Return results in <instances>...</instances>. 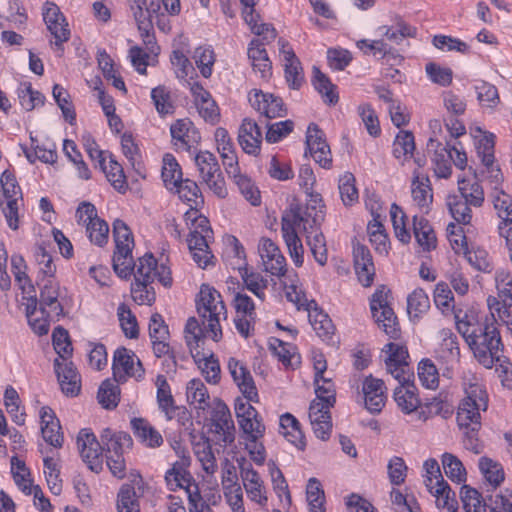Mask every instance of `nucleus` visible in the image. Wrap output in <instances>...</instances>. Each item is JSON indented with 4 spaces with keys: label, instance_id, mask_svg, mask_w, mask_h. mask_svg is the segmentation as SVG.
<instances>
[{
    "label": "nucleus",
    "instance_id": "nucleus-1",
    "mask_svg": "<svg viewBox=\"0 0 512 512\" xmlns=\"http://www.w3.org/2000/svg\"><path fill=\"white\" fill-rule=\"evenodd\" d=\"M457 330L473 351L477 361L485 368H492L496 363L507 371L510 363L502 355L503 344L494 314L472 323L460 320L456 315Z\"/></svg>",
    "mask_w": 512,
    "mask_h": 512
},
{
    "label": "nucleus",
    "instance_id": "nucleus-2",
    "mask_svg": "<svg viewBox=\"0 0 512 512\" xmlns=\"http://www.w3.org/2000/svg\"><path fill=\"white\" fill-rule=\"evenodd\" d=\"M324 208L319 194L311 195L305 206L291 204L282 215L281 228H286L287 224L291 230L302 229L306 235L320 231L325 218Z\"/></svg>",
    "mask_w": 512,
    "mask_h": 512
},
{
    "label": "nucleus",
    "instance_id": "nucleus-3",
    "mask_svg": "<svg viewBox=\"0 0 512 512\" xmlns=\"http://www.w3.org/2000/svg\"><path fill=\"white\" fill-rule=\"evenodd\" d=\"M196 309L211 338L218 342L222 338L221 318L226 319V307L220 293L208 284L200 288Z\"/></svg>",
    "mask_w": 512,
    "mask_h": 512
},
{
    "label": "nucleus",
    "instance_id": "nucleus-4",
    "mask_svg": "<svg viewBox=\"0 0 512 512\" xmlns=\"http://www.w3.org/2000/svg\"><path fill=\"white\" fill-rule=\"evenodd\" d=\"M189 460L183 458L182 461H176L165 474V481L170 490L183 488L188 496L189 512H213L211 507L202 501L198 485L193 480L188 471Z\"/></svg>",
    "mask_w": 512,
    "mask_h": 512
},
{
    "label": "nucleus",
    "instance_id": "nucleus-5",
    "mask_svg": "<svg viewBox=\"0 0 512 512\" xmlns=\"http://www.w3.org/2000/svg\"><path fill=\"white\" fill-rule=\"evenodd\" d=\"M101 442L106 456V463L111 473L119 478L126 474L125 453L132 448L133 440L127 432L113 431L105 428L101 435Z\"/></svg>",
    "mask_w": 512,
    "mask_h": 512
},
{
    "label": "nucleus",
    "instance_id": "nucleus-6",
    "mask_svg": "<svg viewBox=\"0 0 512 512\" xmlns=\"http://www.w3.org/2000/svg\"><path fill=\"white\" fill-rule=\"evenodd\" d=\"M113 237L115 242L113 269L120 278L128 279L133 273V234L123 220L116 219L113 222Z\"/></svg>",
    "mask_w": 512,
    "mask_h": 512
},
{
    "label": "nucleus",
    "instance_id": "nucleus-7",
    "mask_svg": "<svg viewBox=\"0 0 512 512\" xmlns=\"http://www.w3.org/2000/svg\"><path fill=\"white\" fill-rule=\"evenodd\" d=\"M466 396L460 402L457 422L461 428H473V433L481 427L480 411L487 409V394L481 385L470 384L465 390Z\"/></svg>",
    "mask_w": 512,
    "mask_h": 512
},
{
    "label": "nucleus",
    "instance_id": "nucleus-8",
    "mask_svg": "<svg viewBox=\"0 0 512 512\" xmlns=\"http://www.w3.org/2000/svg\"><path fill=\"white\" fill-rule=\"evenodd\" d=\"M460 498L466 512H486L488 507L491 512H512V492L489 495L484 500L481 494L467 485L462 486Z\"/></svg>",
    "mask_w": 512,
    "mask_h": 512
},
{
    "label": "nucleus",
    "instance_id": "nucleus-9",
    "mask_svg": "<svg viewBox=\"0 0 512 512\" xmlns=\"http://www.w3.org/2000/svg\"><path fill=\"white\" fill-rule=\"evenodd\" d=\"M476 132L479 135L474 134L475 148L477 156L483 165V169L480 172L481 177L489 181L492 189L501 188L504 176L499 165L495 164V136L492 133L483 132L481 128H477Z\"/></svg>",
    "mask_w": 512,
    "mask_h": 512
},
{
    "label": "nucleus",
    "instance_id": "nucleus-10",
    "mask_svg": "<svg viewBox=\"0 0 512 512\" xmlns=\"http://www.w3.org/2000/svg\"><path fill=\"white\" fill-rule=\"evenodd\" d=\"M0 206L6 222L12 230L19 227V207L22 205V191L16 177L5 170L0 177Z\"/></svg>",
    "mask_w": 512,
    "mask_h": 512
},
{
    "label": "nucleus",
    "instance_id": "nucleus-11",
    "mask_svg": "<svg viewBox=\"0 0 512 512\" xmlns=\"http://www.w3.org/2000/svg\"><path fill=\"white\" fill-rule=\"evenodd\" d=\"M391 291L386 286H379L370 299V309L378 324L390 338L396 339L399 336V323L390 306Z\"/></svg>",
    "mask_w": 512,
    "mask_h": 512
},
{
    "label": "nucleus",
    "instance_id": "nucleus-12",
    "mask_svg": "<svg viewBox=\"0 0 512 512\" xmlns=\"http://www.w3.org/2000/svg\"><path fill=\"white\" fill-rule=\"evenodd\" d=\"M194 162L201 182L218 198H226L228 191L216 156L207 150L199 151Z\"/></svg>",
    "mask_w": 512,
    "mask_h": 512
},
{
    "label": "nucleus",
    "instance_id": "nucleus-13",
    "mask_svg": "<svg viewBox=\"0 0 512 512\" xmlns=\"http://www.w3.org/2000/svg\"><path fill=\"white\" fill-rule=\"evenodd\" d=\"M112 370L114 380L118 383L125 382L127 377L141 380L145 374V370L139 358H137L133 351L125 347H119L115 350Z\"/></svg>",
    "mask_w": 512,
    "mask_h": 512
},
{
    "label": "nucleus",
    "instance_id": "nucleus-14",
    "mask_svg": "<svg viewBox=\"0 0 512 512\" xmlns=\"http://www.w3.org/2000/svg\"><path fill=\"white\" fill-rule=\"evenodd\" d=\"M134 268H136L134 272L136 282L140 281L152 284L155 279H158L165 287L172 285L170 268L164 264L158 266L157 260L150 253L140 257L137 264L133 262V269Z\"/></svg>",
    "mask_w": 512,
    "mask_h": 512
},
{
    "label": "nucleus",
    "instance_id": "nucleus-15",
    "mask_svg": "<svg viewBox=\"0 0 512 512\" xmlns=\"http://www.w3.org/2000/svg\"><path fill=\"white\" fill-rule=\"evenodd\" d=\"M232 306L235 309L234 324L238 333L247 338L254 326L256 312L253 300L244 292V289L234 292Z\"/></svg>",
    "mask_w": 512,
    "mask_h": 512
},
{
    "label": "nucleus",
    "instance_id": "nucleus-16",
    "mask_svg": "<svg viewBox=\"0 0 512 512\" xmlns=\"http://www.w3.org/2000/svg\"><path fill=\"white\" fill-rule=\"evenodd\" d=\"M77 447L82 460L93 472H100L103 468V446L99 443L93 432L82 429L77 436Z\"/></svg>",
    "mask_w": 512,
    "mask_h": 512
},
{
    "label": "nucleus",
    "instance_id": "nucleus-17",
    "mask_svg": "<svg viewBox=\"0 0 512 512\" xmlns=\"http://www.w3.org/2000/svg\"><path fill=\"white\" fill-rule=\"evenodd\" d=\"M383 352L387 354L385 365L387 371L397 380H410L411 373L408 363V350L406 347L390 342L385 345Z\"/></svg>",
    "mask_w": 512,
    "mask_h": 512
},
{
    "label": "nucleus",
    "instance_id": "nucleus-18",
    "mask_svg": "<svg viewBox=\"0 0 512 512\" xmlns=\"http://www.w3.org/2000/svg\"><path fill=\"white\" fill-rule=\"evenodd\" d=\"M306 145L310 155L316 163L325 169L332 165V155L329 145L326 142L324 132L318 125L311 123L306 133Z\"/></svg>",
    "mask_w": 512,
    "mask_h": 512
},
{
    "label": "nucleus",
    "instance_id": "nucleus-19",
    "mask_svg": "<svg viewBox=\"0 0 512 512\" xmlns=\"http://www.w3.org/2000/svg\"><path fill=\"white\" fill-rule=\"evenodd\" d=\"M258 252L266 272L277 277L285 275L287 270L286 259L271 239L261 238L258 244Z\"/></svg>",
    "mask_w": 512,
    "mask_h": 512
},
{
    "label": "nucleus",
    "instance_id": "nucleus-20",
    "mask_svg": "<svg viewBox=\"0 0 512 512\" xmlns=\"http://www.w3.org/2000/svg\"><path fill=\"white\" fill-rule=\"evenodd\" d=\"M170 134L176 149L189 151L201 141V135L189 118L176 120L170 126Z\"/></svg>",
    "mask_w": 512,
    "mask_h": 512
},
{
    "label": "nucleus",
    "instance_id": "nucleus-21",
    "mask_svg": "<svg viewBox=\"0 0 512 512\" xmlns=\"http://www.w3.org/2000/svg\"><path fill=\"white\" fill-rule=\"evenodd\" d=\"M249 102L251 106L267 119L284 117L286 108L283 100L270 93H264L261 90L254 89L249 93Z\"/></svg>",
    "mask_w": 512,
    "mask_h": 512
},
{
    "label": "nucleus",
    "instance_id": "nucleus-22",
    "mask_svg": "<svg viewBox=\"0 0 512 512\" xmlns=\"http://www.w3.org/2000/svg\"><path fill=\"white\" fill-rule=\"evenodd\" d=\"M362 392L366 409L372 414L380 413L387 399L384 381L369 375L362 383Z\"/></svg>",
    "mask_w": 512,
    "mask_h": 512
},
{
    "label": "nucleus",
    "instance_id": "nucleus-23",
    "mask_svg": "<svg viewBox=\"0 0 512 512\" xmlns=\"http://www.w3.org/2000/svg\"><path fill=\"white\" fill-rule=\"evenodd\" d=\"M211 421L213 431L220 436V439L226 443L231 444L235 440V426L231 417L228 406L218 400L215 404L212 413Z\"/></svg>",
    "mask_w": 512,
    "mask_h": 512
},
{
    "label": "nucleus",
    "instance_id": "nucleus-24",
    "mask_svg": "<svg viewBox=\"0 0 512 512\" xmlns=\"http://www.w3.org/2000/svg\"><path fill=\"white\" fill-rule=\"evenodd\" d=\"M54 369L57 375L61 390L69 396H76L81 389L80 375L73 362L63 357L62 360H54Z\"/></svg>",
    "mask_w": 512,
    "mask_h": 512
},
{
    "label": "nucleus",
    "instance_id": "nucleus-25",
    "mask_svg": "<svg viewBox=\"0 0 512 512\" xmlns=\"http://www.w3.org/2000/svg\"><path fill=\"white\" fill-rule=\"evenodd\" d=\"M39 310L42 315L47 317H59L63 315V306L60 302V287L59 284L49 279L43 285L40 291Z\"/></svg>",
    "mask_w": 512,
    "mask_h": 512
},
{
    "label": "nucleus",
    "instance_id": "nucleus-26",
    "mask_svg": "<svg viewBox=\"0 0 512 512\" xmlns=\"http://www.w3.org/2000/svg\"><path fill=\"white\" fill-rule=\"evenodd\" d=\"M240 476L251 501L264 506L267 503L263 482L256 470L248 462L240 464Z\"/></svg>",
    "mask_w": 512,
    "mask_h": 512
},
{
    "label": "nucleus",
    "instance_id": "nucleus-27",
    "mask_svg": "<svg viewBox=\"0 0 512 512\" xmlns=\"http://www.w3.org/2000/svg\"><path fill=\"white\" fill-rule=\"evenodd\" d=\"M228 369L234 382L245 398L249 401H255L258 397V393L249 370L235 358L229 359Z\"/></svg>",
    "mask_w": 512,
    "mask_h": 512
},
{
    "label": "nucleus",
    "instance_id": "nucleus-28",
    "mask_svg": "<svg viewBox=\"0 0 512 512\" xmlns=\"http://www.w3.org/2000/svg\"><path fill=\"white\" fill-rule=\"evenodd\" d=\"M238 142L245 153L250 155L259 154L262 132L254 120L243 119L238 132Z\"/></svg>",
    "mask_w": 512,
    "mask_h": 512
},
{
    "label": "nucleus",
    "instance_id": "nucleus-29",
    "mask_svg": "<svg viewBox=\"0 0 512 512\" xmlns=\"http://www.w3.org/2000/svg\"><path fill=\"white\" fill-rule=\"evenodd\" d=\"M259 0H240L243 5L242 15L244 21L250 26L253 33L263 36L267 42L276 38L275 28L268 23L259 24V15L255 13L254 7Z\"/></svg>",
    "mask_w": 512,
    "mask_h": 512
},
{
    "label": "nucleus",
    "instance_id": "nucleus-30",
    "mask_svg": "<svg viewBox=\"0 0 512 512\" xmlns=\"http://www.w3.org/2000/svg\"><path fill=\"white\" fill-rule=\"evenodd\" d=\"M306 311L316 334L324 341L330 340L334 333V325L329 316L318 307L314 300L309 301Z\"/></svg>",
    "mask_w": 512,
    "mask_h": 512
},
{
    "label": "nucleus",
    "instance_id": "nucleus-31",
    "mask_svg": "<svg viewBox=\"0 0 512 512\" xmlns=\"http://www.w3.org/2000/svg\"><path fill=\"white\" fill-rule=\"evenodd\" d=\"M495 279L500 299L497 311L499 317L504 319L512 315V275L506 271H499Z\"/></svg>",
    "mask_w": 512,
    "mask_h": 512
},
{
    "label": "nucleus",
    "instance_id": "nucleus-32",
    "mask_svg": "<svg viewBox=\"0 0 512 512\" xmlns=\"http://www.w3.org/2000/svg\"><path fill=\"white\" fill-rule=\"evenodd\" d=\"M428 150H433L432 158L434 173L438 178L447 179L451 176V155L448 151V144L443 145L436 139L430 138L427 144Z\"/></svg>",
    "mask_w": 512,
    "mask_h": 512
},
{
    "label": "nucleus",
    "instance_id": "nucleus-33",
    "mask_svg": "<svg viewBox=\"0 0 512 512\" xmlns=\"http://www.w3.org/2000/svg\"><path fill=\"white\" fill-rule=\"evenodd\" d=\"M399 385L394 389V400L399 409L405 414H411L420 406V400L416 395V387L410 380L398 381Z\"/></svg>",
    "mask_w": 512,
    "mask_h": 512
},
{
    "label": "nucleus",
    "instance_id": "nucleus-34",
    "mask_svg": "<svg viewBox=\"0 0 512 512\" xmlns=\"http://www.w3.org/2000/svg\"><path fill=\"white\" fill-rule=\"evenodd\" d=\"M309 419L316 437L321 440H327L332 429L330 409H324L323 406L319 408V404L311 403Z\"/></svg>",
    "mask_w": 512,
    "mask_h": 512
},
{
    "label": "nucleus",
    "instance_id": "nucleus-35",
    "mask_svg": "<svg viewBox=\"0 0 512 512\" xmlns=\"http://www.w3.org/2000/svg\"><path fill=\"white\" fill-rule=\"evenodd\" d=\"M427 489L436 498V506L439 509L446 510L447 512L457 511L458 503L455 493L445 480L435 481V484L429 480L427 482Z\"/></svg>",
    "mask_w": 512,
    "mask_h": 512
},
{
    "label": "nucleus",
    "instance_id": "nucleus-36",
    "mask_svg": "<svg viewBox=\"0 0 512 512\" xmlns=\"http://www.w3.org/2000/svg\"><path fill=\"white\" fill-rule=\"evenodd\" d=\"M247 54L254 71L259 72L264 79L271 75L272 64L261 40L253 39Z\"/></svg>",
    "mask_w": 512,
    "mask_h": 512
},
{
    "label": "nucleus",
    "instance_id": "nucleus-37",
    "mask_svg": "<svg viewBox=\"0 0 512 512\" xmlns=\"http://www.w3.org/2000/svg\"><path fill=\"white\" fill-rule=\"evenodd\" d=\"M413 233L423 251L430 252L436 248L437 238L426 218L413 216Z\"/></svg>",
    "mask_w": 512,
    "mask_h": 512
},
{
    "label": "nucleus",
    "instance_id": "nucleus-38",
    "mask_svg": "<svg viewBox=\"0 0 512 512\" xmlns=\"http://www.w3.org/2000/svg\"><path fill=\"white\" fill-rule=\"evenodd\" d=\"M477 173H474V180L459 179L458 180V191L456 194L458 197H462V200L470 204L472 207H481L484 203V190L479 183Z\"/></svg>",
    "mask_w": 512,
    "mask_h": 512
},
{
    "label": "nucleus",
    "instance_id": "nucleus-39",
    "mask_svg": "<svg viewBox=\"0 0 512 512\" xmlns=\"http://www.w3.org/2000/svg\"><path fill=\"white\" fill-rule=\"evenodd\" d=\"M131 428L134 435L148 447L156 448L162 445V435L144 418H133Z\"/></svg>",
    "mask_w": 512,
    "mask_h": 512
},
{
    "label": "nucleus",
    "instance_id": "nucleus-40",
    "mask_svg": "<svg viewBox=\"0 0 512 512\" xmlns=\"http://www.w3.org/2000/svg\"><path fill=\"white\" fill-rule=\"evenodd\" d=\"M411 194L414 203L420 208L428 211L433 201L432 188L430 181L424 176H414L411 183Z\"/></svg>",
    "mask_w": 512,
    "mask_h": 512
},
{
    "label": "nucleus",
    "instance_id": "nucleus-41",
    "mask_svg": "<svg viewBox=\"0 0 512 512\" xmlns=\"http://www.w3.org/2000/svg\"><path fill=\"white\" fill-rule=\"evenodd\" d=\"M316 398L311 403L319 404V408L331 409L336 402V391L334 383L330 378L324 376L314 378Z\"/></svg>",
    "mask_w": 512,
    "mask_h": 512
},
{
    "label": "nucleus",
    "instance_id": "nucleus-42",
    "mask_svg": "<svg viewBox=\"0 0 512 512\" xmlns=\"http://www.w3.org/2000/svg\"><path fill=\"white\" fill-rule=\"evenodd\" d=\"M285 78L290 88L299 89L304 81L301 63L293 49L285 51Z\"/></svg>",
    "mask_w": 512,
    "mask_h": 512
},
{
    "label": "nucleus",
    "instance_id": "nucleus-43",
    "mask_svg": "<svg viewBox=\"0 0 512 512\" xmlns=\"http://www.w3.org/2000/svg\"><path fill=\"white\" fill-rule=\"evenodd\" d=\"M179 195V198L191 207L197 208L204 204V199L198 184L191 179H183L174 188Z\"/></svg>",
    "mask_w": 512,
    "mask_h": 512
},
{
    "label": "nucleus",
    "instance_id": "nucleus-44",
    "mask_svg": "<svg viewBox=\"0 0 512 512\" xmlns=\"http://www.w3.org/2000/svg\"><path fill=\"white\" fill-rule=\"evenodd\" d=\"M186 397L189 404L196 409L205 410L209 406V394L205 384L200 379H192L188 382Z\"/></svg>",
    "mask_w": 512,
    "mask_h": 512
},
{
    "label": "nucleus",
    "instance_id": "nucleus-45",
    "mask_svg": "<svg viewBox=\"0 0 512 512\" xmlns=\"http://www.w3.org/2000/svg\"><path fill=\"white\" fill-rule=\"evenodd\" d=\"M313 85L322 95L325 103L334 105L338 102L339 97L336 93V86L316 66L313 67Z\"/></svg>",
    "mask_w": 512,
    "mask_h": 512
},
{
    "label": "nucleus",
    "instance_id": "nucleus-46",
    "mask_svg": "<svg viewBox=\"0 0 512 512\" xmlns=\"http://www.w3.org/2000/svg\"><path fill=\"white\" fill-rule=\"evenodd\" d=\"M281 231L293 263L295 266L301 267L304 263V247L297 231L291 230L289 227L281 228Z\"/></svg>",
    "mask_w": 512,
    "mask_h": 512
},
{
    "label": "nucleus",
    "instance_id": "nucleus-47",
    "mask_svg": "<svg viewBox=\"0 0 512 512\" xmlns=\"http://www.w3.org/2000/svg\"><path fill=\"white\" fill-rule=\"evenodd\" d=\"M162 179L169 190H173L183 180L181 167L172 154L163 157Z\"/></svg>",
    "mask_w": 512,
    "mask_h": 512
},
{
    "label": "nucleus",
    "instance_id": "nucleus-48",
    "mask_svg": "<svg viewBox=\"0 0 512 512\" xmlns=\"http://www.w3.org/2000/svg\"><path fill=\"white\" fill-rule=\"evenodd\" d=\"M192 356L206 380L210 383L217 384L220 380V365L218 359L212 354L207 357L199 351L195 354L193 353Z\"/></svg>",
    "mask_w": 512,
    "mask_h": 512
},
{
    "label": "nucleus",
    "instance_id": "nucleus-49",
    "mask_svg": "<svg viewBox=\"0 0 512 512\" xmlns=\"http://www.w3.org/2000/svg\"><path fill=\"white\" fill-rule=\"evenodd\" d=\"M139 496L131 484H123L117 494L118 512H140Z\"/></svg>",
    "mask_w": 512,
    "mask_h": 512
},
{
    "label": "nucleus",
    "instance_id": "nucleus-50",
    "mask_svg": "<svg viewBox=\"0 0 512 512\" xmlns=\"http://www.w3.org/2000/svg\"><path fill=\"white\" fill-rule=\"evenodd\" d=\"M447 207L452 217L460 224H470L472 220V206L458 197L449 195L446 200Z\"/></svg>",
    "mask_w": 512,
    "mask_h": 512
},
{
    "label": "nucleus",
    "instance_id": "nucleus-51",
    "mask_svg": "<svg viewBox=\"0 0 512 512\" xmlns=\"http://www.w3.org/2000/svg\"><path fill=\"white\" fill-rule=\"evenodd\" d=\"M19 102L26 111H31L44 104L45 97L32 88L31 83H21L17 89Z\"/></svg>",
    "mask_w": 512,
    "mask_h": 512
},
{
    "label": "nucleus",
    "instance_id": "nucleus-52",
    "mask_svg": "<svg viewBox=\"0 0 512 512\" xmlns=\"http://www.w3.org/2000/svg\"><path fill=\"white\" fill-rule=\"evenodd\" d=\"M415 150L414 136L410 131L401 130L393 142V155L397 159L406 160Z\"/></svg>",
    "mask_w": 512,
    "mask_h": 512
},
{
    "label": "nucleus",
    "instance_id": "nucleus-53",
    "mask_svg": "<svg viewBox=\"0 0 512 512\" xmlns=\"http://www.w3.org/2000/svg\"><path fill=\"white\" fill-rule=\"evenodd\" d=\"M270 349L285 366H294L300 362V356L295 352V347L277 338L270 340Z\"/></svg>",
    "mask_w": 512,
    "mask_h": 512
},
{
    "label": "nucleus",
    "instance_id": "nucleus-54",
    "mask_svg": "<svg viewBox=\"0 0 512 512\" xmlns=\"http://www.w3.org/2000/svg\"><path fill=\"white\" fill-rule=\"evenodd\" d=\"M430 308L429 297L422 288L415 289L407 298V312L410 317L418 318Z\"/></svg>",
    "mask_w": 512,
    "mask_h": 512
},
{
    "label": "nucleus",
    "instance_id": "nucleus-55",
    "mask_svg": "<svg viewBox=\"0 0 512 512\" xmlns=\"http://www.w3.org/2000/svg\"><path fill=\"white\" fill-rule=\"evenodd\" d=\"M442 341L440 345L442 357L448 362L459 363L460 348L458 338L451 330L441 331Z\"/></svg>",
    "mask_w": 512,
    "mask_h": 512
},
{
    "label": "nucleus",
    "instance_id": "nucleus-56",
    "mask_svg": "<svg viewBox=\"0 0 512 512\" xmlns=\"http://www.w3.org/2000/svg\"><path fill=\"white\" fill-rule=\"evenodd\" d=\"M490 197L497 212L498 217L511 220L512 217V197L502 188H493Z\"/></svg>",
    "mask_w": 512,
    "mask_h": 512
},
{
    "label": "nucleus",
    "instance_id": "nucleus-57",
    "mask_svg": "<svg viewBox=\"0 0 512 512\" xmlns=\"http://www.w3.org/2000/svg\"><path fill=\"white\" fill-rule=\"evenodd\" d=\"M97 399L105 409L115 408L120 400V389L118 385L114 384L109 379L103 381L99 387Z\"/></svg>",
    "mask_w": 512,
    "mask_h": 512
},
{
    "label": "nucleus",
    "instance_id": "nucleus-58",
    "mask_svg": "<svg viewBox=\"0 0 512 512\" xmlns=\"http://www.w3.org/2000/svg\"><path fill=\"white\" fill-rule=\"evenodd\" d=\"M442 465L446 476L453 482L462 483L466 480V470L462 462L453 454L444 453Z\"/></svg>",
    "mask_w": 512,
    "mask_h": 512
},
{
    "label": "nucleus",
    "instance_id": "nucleus-59",
    "mask_svg": "<svg viewBox=\"0 0 512 512\" xmlns=\"http://www.w3.org/2000/svg\"><path fill=\"white\" fill-rule=\"evenodd\" d=\"M117 316L125 336L136 339L139 336L138 324L130 308L124 303L120 304L117 308Z\"/></svg>",
    "mask_w": 512,
    "mask_h": 512
},
{
    "label": "nucleus",
    "instance_id": "nucleus-60",
    "mask_svg": "<svg viewBox=\"0 0 512 512\" xmlns=\"http://www.w3.org/2000/svg\"><path fill=\"white\" fill-rule=\"evenodd\" d=\"M306 243L310 247V251L316 262L324 266L328 260L326 241L323 233L316 231L313 234L306 235Z\"/></svg>",
    "mask_w": 512,
    "mask_h": 512
},
{
    "label": "nucleus",
    "instance_id": "nucleus-61",
    "mask_svg": "<svg viewBox=\"0 0 512 512\" xmlns=\"http://www.w3.org/2000/svg\"><path fill=\"white\" fill-rule=\"evenodd\" d=\"M106 175L108 181L113 185L115 189L118 191H122L126 189V180L123 173L122 166L110 158L109 162H106V158L104 159L103 165H98Z\"/></svg>",
    "mask_w": 512,
    "mask_h": 512
},
{
    "label": "nucleus",
    "instance_id": "nucleus-62",
    "mask_svg": "<svg viewBox=\"0 0 512 512\" xmlns=\"http://www.w3.org/2000/svg\"><path fill=\"white\" fill-rule=\"evenodd\" d=\"M418 377L427 389L435 390L439 385V373L430 359H423L418 365Z\"/></svg>",
    "mask_w": 512,
    "mask_h": 512
},
{
    "label": "nucleus",
    "instance_id": "nucleus-63",
    "mask_svg": "<svg viewBox=\"0 0 512 512\" xmlns=\"http://www.w3.org/2000/svg\"><path fill=\"white\" fill-rule=\"evenodd\" d=\"M477 99L482 106L494 109L500 103V97L496 86L486 82L479 81L475 85Z\"/></svg>",
    "mask_w": 512,
    "mask_h": 512
},
{
    "label": "nucleus",
    "instance_id": "nucleus-64",
    "mask_svg": "<svg viewBox=\"0 0 512 512\" xmlns=\"http://www.w3.org/2000/svg\"><path fill=\"white\" fill-rule=\"evenodd\" d=\"M306 494L310 512H325L324 492L321 489V483L316 478L309 479Z\"/></svg>",
    "mask_w": 512,
    "mask_h": 512
}]
</instances>
